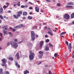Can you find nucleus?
I'll return each mask as SVG.
<instances>
[{
	"mask_svg": "<svg viewBox=\"0 0 74 74\" xmlns=\"http://www.w3.org/2000/svg\"><path fill=\"white\" fill-rule=\"evenodd\" d=\"M29 53L30 54L29 56V59L30 60H33L34 58V56L35 54L33 52H32V51H30Z\"/></svg>",
	"mask_w": 74,
	"mask_h": 74,
	"instance_id": "1",
	"label": "nucleus"
},
{
	"mask_svg": "<svg viewBox=\"0 0 74 74\" xmlns=\"http://www.w3.org/2000/svg\"><path fill=\"white\" fill-rule=\"evenodd\" d=\"M22 12L21 11H19L17 12V14L16 16L14 14L13 15V17L15 19H18L19 17H20L21 16V15H22Z\"/></svg>",
	"mask_w": 74,
	"mask_h": 74,
	"instance_id": "2",
	"label": "nucleus"
},
{
	"mask_svg": "<svg viewBox=\"0 0 74 74\" xmlns=\"http://www.w3.org/2000/svg\"><path fill=\"white\" fill-rule=\"evenodd\" d=\"M31 34L32 40V41H34L35 39V37L34 36H35V35H36V34L34 33V31H31Z\"/></svg>",
	"mask_w": 74,
	"mask_h": 74,
	"instance_id": "3",
	"label": "nucleus"
},
{
	"mask_svg": "<svg viewBox=\"0 0 74 74\" xmlns=\"http://www.w3.org/2000/svg\"><path fill=\"white\" fill-rule=\"evenodd\" d=\"M1 61L3 63L1 64V66L3 67L5 66V67L7 68V65L5 64H6V61L5 60V59L3 58V59L1 60Z\"/></svg>",
	"mask_w": 74,
	"mask_h": 74,
	"instance_id": "4",
	"label": "nucleus"
},
{
	"mask_svg": "<svg viewBox=\"0 0 74 74\" xmlns=\"http://www.w3.org/2000/svg\"><path fill=\"white\" fill-rule=\"evenodd\" d=\"M10 44L12 46V47H14L15 48H16L18 46V45L17 43L15 42H13V43H12V42L11 41L10 42Z\"/></svg>",
	"mask_w": 74,
	"mask_h": 74,
	"instance_id": "5",
	"label": "nucleus"
},
{
	"mask_svg": "<svg viewBox=\"0 0 74 74\" xmlns=\"http://www.w3.org/2000/svg\"><path fill=\"white\" fill-rule=\"evenodd\" d=\"M64 18L66 20L70 19V15L68 14H65L64 16Z\"/></svg>",
	"mask_w": 74,
	"mask_h": 74,
	"instance_id": "6",
	"label": "nucleus"
},
{
	"mask_svg": "<svg viewBox=\"0 0 74 74\" xmlns=\"http://www.w3.org/2000/svg\"><path fill=\"white\" fill-rule=\"evenodd\" d=\"M25 27V26L23 24H21L19 25H17L15 26L14 28L15 29H16V28H21V27Z\"/></svg>",
	"mask_w": 74,
	"mask_h": 74,
	"instance_id": "7",
	"label": "nucleus"
},
{
	"mask_svg": "<svg viewBox=\"0 0 74 74\" xmlns=\"http://www.w3.org/2000/svg\"><path fill=\"white\" fill-rule=\"evenodd\" d=\"M39 54H40V55H39V58H42V56H43V52L41 51H40L39 52Z\"/></svg>",
	"mask_w": 74,
	"mask_h": 74,
	"instance_id": "8",
	"label": "nucleus"
},
{
	"mask_svg": "<svg viewBox=\"0 0 74 74\" xmlns=\"http://www.w3.org/2000/svg\"><path fill=\"white\" fill-rule=\"evenodd\" d=\"M43 44H44V41H41L39 43V45L40 48H41V47H42V46Z\"/></svg>",
	"mask_w": 74,
	"mask_h": 74,
	"instance_id": "9",
	"label": "nucleus"
},
{
	"mask_svg": "<svg viewBox=\"0 0 74 74\" xmlns=\"http://www.w3.org/2000/svg\"><path fill=\"white\" fill-rule=\"evenodd\" d=\"M16 56H17V60H19L20 59V57H19V53H17L16 55Z\"/></svg>",
	"mask_w": 74,
	"mask_h": 74,
	"instance_id": "10",
	"label": "nucleus"
},
{
	"mask_svg": "<svg viewBox=\"0 0 74 74\" xmlns=\"http://www.w3.org/2000/svg\"><path fill=\"white\" fill-rule=\"evenodd\" d=\"M35 11L37 12H39V10H40V8H38V7H35Z\"/></svg>",
	"mask_w": 74,
	"mask_h": 74,
	"instance_id": "11",
	"label": "nucleus"
},
{
	"mask_svg": "<svg viewBox=\"0 0 74 74\" xmlns=\"http://www.w3.org/2000/svg\"><path fill=\"white\" fill-rule=\"evenodd\" d=\"M68 48L69 49H71L72 48V47H71V43H70L69 44Z\"/></svg>",
	"mask_w": 74,
	"mask_h": 74,
	"instance_id": "12",
	"label": "nucleus"
},
{
	"mask_svg": "<svg viewBox=\"0 0 74 74\" xmlns=\"http://www.w3.org/2000/svg\"><path fill=\"white\" fill-rule=\"evenodd\" d=\"M3 9L2 8H0V15L3 14Z\"/></svg>",
	"mask_w": 74,
	"mask_h": 74,
	"instance_id": "13",
	"label": "nucleus"
},
{
	"mask_svg": "<svg viewBox=\"0 0 74 74\" xmlns=\"http://www.w3.org/2000/svg\"><path fill=\"white\" fill-rule=\"evenodd\" d=\"M28 73H29V71H27V70H26L24 72V74H26Z\"/></svg>",
	"mask_w": 74,
	"mask_h": 74,
	"instance_id": "14",
	"label": "nucleus"
},
{
	"mask_svg": "<svg viewBox=\"0 0 74 74\" xmlns=\"http://www.w3.org/2000/svg\"><path fill=\"white\" fill-rule=\"evenodd\" d=\"M67 5H73L74 3L73 2H69L67 3Z\"/></svg>",
	"mask_w": 74,
	"mask_h": 74,
	"instance_id": "15",
	"label": "nucleus"
},
{
	"mask_svg": "<svg viewBox=\"0 0 74 74\" xmlns=\"http://www.w3.org/2000/svg\"><path fill=\"white\" fill-rule=\"evenodd\" d=\"M45 51H49V47L46 46L45 49Z\"/></svg>",
	"mask_w": 74,
	"mask_h": 74,
	"instance_id": "16",
	"label": "nucleus"
},
{
	"mask_svg": "<svg viewBox=\"0 0 74 74\" xmlns=\"http://www.w3.org/2000/svg\"><path fill=\"white\" fill-rule=\"evenodd\" d=\"M8 59L9 60H11L12 61L13 60H14V58L13 57H10L8 58Z\"/></svg>",
	"mask_w": 74,
	"mask_h": 74,
	"instance_id": "17",
	"label": "nucleus"
},
{
	"mask_svg": "<svg viewBox=\"0 0 74 74\" xmlns=\"http://www.w3.org/2000/svg\"><path fill=\"white\" fill-rule=\"evenodd\" d=\"M3 35L5 36V34H7V31L4 30L3 32Z\"/></svg>",
	"mask_w": 74,
	"mask_h": 74,
	"instance_id": "18",
	"label": "nucleus"
},
{
	"mask_svg": "<svg viewBox=\"0 0 74 74\" xmlns=\"http://www.w3.org/2000/svg\"><path fill=\"white\" fill-rule=\"evenodd\" d=\"M27 14V13L26 12H24L23 13V15L24 16H26Z\"/></svg>",
	"mask_w": 74,
	"mask_h": 74,
	"instance_id": "19",
	"label": "nucleus"
},
{
	"mask_svg": "<svg viewBox=\"0 0 74 74\" xmlns=\"http://www.w3.org/2000/svg\"><path fill=\"white\" fill-rule=\"evenodd\" d=\"M74 18V13H73L71 15V18L72 19V18Z\"/></svg>",
	"mask_w": 74,
	"mask_h": 74,
	"instance_id": "20",
	"label": "nucleus"
},
{
	"mask_svg": "<svg viewBox=\"0 0 74 74\" xmlns=\"http://www.w3.org/2000/svg\"><path fill=\"white\" fill-rule=\"evenodd\" d=\"M3 69H0V74H3Z\"/></svg>",
	"mask_w": 74,
	"mask_h": 74,
	"instance_id": "21",
	"label": "nucleus"
},
{
	"mask_svg": "<svg viewBox=\"0 0 74 74\" xmlns=\"http://www.w3.org/2000/svg\"><path fill=\"white\" fill-rule=\"evenodd\" d=\"M66 8H72L73 7V6H69L66 5Z\"/></svg>",
	"mask_w": 74,
	"mask_h": 74,
	"instance_id": "22",
	"label": "nucleus"
},
{
	"mask_svg": "<svg viewBox=\"0 0 74 74\" xmlns=\"http://www.w3.org/2000/svg\"><path fill=\"white\" fill-rule=\"evenodd\" d=\"M33 18V17L30 16H29L28 17V19H32Z\"/></svg>",
	"mask_w": 74,
	"mask_h": 74,
	"instance_id": "23",
	"label": "nucleus"
},
{
	"mask_svg": "<svg viewBox=\"0 0 74 74\" xmlns=\"http://www.w3.org/2000/svg\"><path fill=\"white\" fill-rule=\"evenodd\" d=\"M49 45L50 47H53V45H52V44H51V43H49Z\"/></svg>",
	"mask_w": 74,
	"mask_h": 74,
	"instance_id": "24",
	"label": "nucleus"
},
{
	"mask_svg": "<svg viewBox=\"0 0 74 74\" xmlns=\"http://www.w3.org/2000/svg\"><path fill=\"white\" fill-rule=\"evenodd\" d=\"M28 46H29V47H31V46H32V44L31 43H28L27 44Z\"/></svg>",
	"mask_w": 74,
	"mask_h": 74,
	"instance_id": "25",
	"label": "nucleus"
},
{
	"mask_svg": "<svg viewBox=\"0 0 74 74\" xmlns=\"http://www.w3.org/2000/svg\"><path fill=\"white\" fill-rule=\"evenodd\" d=\"M48 33L50 34L51 36H53V34H52V32L49 31L48 32Z\"/></svg>",
	"mask_w": 74,
	"mask_h": 74,
	"instance_id": "26",
	"label": "nucleus"
},
{
	"mask_svg": "<svg viewBox=\"0 0 74 74\" xmlns=\"http://www.w3.org/2000/svg\"><path fill=\"white\" fill-rule=\"evenodd\" d=\"M58 55V53H56L54 54V56L55 57H57Z\"/></svg>",
	"mask_w": 74,
	"mask_h": 74,
	"instance_id": "27",
	"label": "nucleus"
},
{
	"mask_svg": "<svg viewBox=\"0 0 74 74\" xmlns=\"http://www.w3.org/2000/svg\"><path fill=\"white\" fill-rule=\"evenodd\" d=\"M66 33L65 32H63L62 33H61V35H63V34H65Z\"/></svg>",
	"mask_w": 74,
	"mask_h": 74,
	"instance_id": "28",
	"label": "nucleus"
},
{
	"mask_svg": "<svg viewBox=\"0 0 74 74\" xmlns=\"http://www.w3.org/2000/svg\"><path fill=\"white\" fill-rule=\"evenodd\" d=\"M49 42V40L48 39H47L46 40H45V42Z\"/></svg>",
	"mask_w": 74,
	"mask_h": 74,
	"instance_id": "29",
	"label": "nucleus"
},
{
	"mask_svg": "<svg viewBox=\"0 0 74 74\" xmlns=\"http://www.w3.org/2000/svg\"><path fill=\"white\" fill-rule=\"evenodd\" d=\"M65 43L66 45H67V46H68V45H69V42L67 41H66Z\"/></svg>",
	"mask_w": 74,
	"mask_h": 74,
	"instance_id": "30",
	"label": "nucleus"
},
{
	"mask_svg": "<svg viewBox=\"0 0 74 74\" xmlns=\"http://www.w3.org/2000/svg\"><path fill=\"white\" fill-rule=\"evenodd\" d=\"M0 18L1 19H3L4 18H3V17L2 15H0Z\"/></svg>",
	"mask_w": 74,
	"mask_h": 74,
	"instance_id": "31",
	"label": "nucleus"
},
{
	"mask_svg": "<svg viewBox=\"0 0 74 74\" xmlns=\"http://www.w3.org/2000/svg\"><path fill=\"white\" fill-rule=\"evenodd\" d=\"M57 5L58 7H60V6H61V5H60V4L59 3L57 4Z\"/></svg>",
	"mask_w": 74,
	"mask_h": 74,
	"instance_id": "32",
	"label": "nucleus"
},
{
	"mask_svg": "<svg viewBox=\"0 0 74 74\" xmlns=\"http://www.w3.org/2000/svg\"><path fill=\"white\" fill-rule=\"evenodd\" d=\"M10 45V43L9 42H8V43H7V46H9V45Z\"/></svg>",
	"mask_w": 74,
	"mask_h": 74,
	"instance_id": "33",
	"label": "nucleus"
},
{
	"mask_svg": "<svg viewBox=\"0 0 74 74\" xmlns=\"http://www.w3.org/2000/svg\"><path fill=\"white\" fill-rule=\"evenodd\" d=\"M7 27V25H5L3 27V28L5 29V28H6Z\"/></svg>",
	"mask_w": 74,
	"mask_h": 74,
	"instance_id": "34",
	"label": "nucleus"
},
{
	"mask_svg": "<svg viewBox=\"0 0 74 74\" xmlns=\"http://www.w3.org/2000/svg\"><path fill=\"white\" fill-rule=\"evenodd\" d=\"M5 74H10V73L9 72H8V71H6L5 72Z\"/></svg>",
	"mask_w": 74,
	"mask_h": 74,
	"instance_id": "35",
	"label": "nucleus"
},
{
	"mask_svg": "<svg viewBox=\"0 0 74 74\" xmlns=\"http://www.w3.org/2000/svg\"><path fill=\"white\" fill-rule=\"evenodd\" d=\"M7 7V6L4 5L3 6V8H6Z\"/></svg>",
	"mask_w": 74,
	"mask_h": 74,
	"instance_id": "36",
	"label": "nucleus"
},
{
	"mask_svg": "<svg viewBox=\"0 0 74 74\" xmlns=\"http://www.w3.org/2000/svg\"><path fill=\"white\" fill-rule=\"evenodd\" d=\"M20 2H18V4H17V5L18 6H20Z\"/></svg>",
	"mask_w": 74,
	"mask_h": 74,
	"instance_id": "37",
	"label": "nucleus"
},
{
	"mask_svg": "<svg viewBox=\"0 0 74 74\" xmlns=\"http://www.w3.org/2000/svg\"><path fill=\"white\" fill-rule=\"evenodd\" d=\"M21 7L22 8H25V6L24 5H22L21 6Z\"/></svg>",
	"mask_w": 74,
	"mask_h": 74,
	"instance_id": "38",
	"label": "nucleus"
},
{
	"mask_svg": "<svg viewBox=\"0 0 74 74\" xmlns=\"http://www.w3.org/2000/svg\"><path fill=\"white\" fill-rule=\"evenodd\" d=\"M18 62H15V65L16 66H17L18 65Z\"/></svg>",
	"mask_w": 74,
	"mask_h": 74,
	"instance_id": "39",
	"label": "nucleus"
},
{
	"mask_svg": "<svg viewBox=\"0 0 74 74\" xmlns=\"http://www.w3.org/2000/svg\"><path fill=\"white\" fill-rule=\"evenodd\" d=\"M14 41H15V42H17L18 40L17 39H15L14 40Z\"/></svg>",
	"mask_w": 74,
	"mask_h": 74,
	"instance_id": "40",
	"label": "nucleus"
},
{
	"mask_svg": "<svg viewBox=\"0 0 74 74\" xmlns=\"http://www.w3.org/2000/svg\"><path fill=\"white\" fill-rule=\"evenodd\" d=\"M29 10H32V9H33V7H29Z\"/></svg>",
	"mask_w": 74,
	"mask_h": 74,
	"instance_id": "41",
	"label": "nucleus"
},
{
	"mask_svg": "<svg viewBox=\"0 0 74 74\" xmlns=\"http://www.w3.org/2000/svg\"><path fill=\"white\" fill-rule=\"evenodd\" d=\"M16 31V29H12V31H13V32H15V31Z\"/></svg>",
	"mask_w": 74,
	"mask_h": 74,
	"instance_id": "42",
	"label": "nucleus"
},
{
	"mask_svg": "<svg viewBox=\"0 0 74 74\" xmlns=\"http://www.w3.org/2000/svg\"><path fill=\"white\" fill-rule=\"evenodd\" d=\"M18 68V69H20V65L19 64H18L17 65Z\"/></svg>",
	"mask_w": 74,
	"mask_h": 74,
	"instance_id": "43",
	"label": "nucleus"
},
{
	"mask_svg": "<svg viewBox=\"0 0 74 74\" xmlns=\"http://www.w3.org/2000/svg\"><path fill=\"white\" fill-rule=\"evenodd\" d=\"M49 74H52V73H51V71H49Z\"/></svg>",
	"mask_w": 74,
	"mask_h": 74,
	"instance_id": "44",
	"label": "nucleus"
},
{
	"mask_svg": "<svg viewBox=\"0 0 74 74\" xmlns=\"http://www.w3.org/2000/svg\"><path fill=\"white\" fill-rule=\"evenodd\" d=\"M2 35H3V34L2 33H0V36L1 37H2Z\"/></svg>",
	"mask_w": 74,
	"mask_h": 74,
	"instance_id": "45",
	"label": "nucleus"
},
{
	"mask_svg": "<svg viewBox=\"0 0 74 74\" xmlns=\"http://www.w3.org/2000/svg\"><path fill=\"white\" fill-rule=\"evenodd\" d=\"M46 1L47 2H50V1H51L50 0H46Z\"/></svg>",
	"mask_w": 74,
	"mask_h": 74,
	"instance_id": "46",
	"label": "nucleus"
},
{
	"mask_svg": "<svg viewBox=\"0 0 74 74\" xmlns=\"http://www.w3.org/2000/svg\"><path fill=\"white\" fill-rule=\"evenodd\" d=\"M48 29L49 31H50V32H51V29L49 27Z\"/></svg>",
	"mask_w": 74,
	"mask_h": 74,
	"instance_id": "47",
	"label": "nucleus"
},
{
	"mask_svg": "<svg viewBox=\"0 0 74 74\" xmlns=\"http://www.w3.org/2000/svg\"><path fill=\"white\" fill-rule=\"evenodd\" d=\"M45 38H47V37H48V35H45Z\"/></svg>",
	"mask_w": 74,
	"mask_h": 74,
	"instance_id": "48",
	"label": "nucleus"
},
{
	"mask_svg": "<svg viewBox=\"0 0 74 74\" xmlns=\"http://www.w3.org/2000/svg\"><path fill=\"white\" fill-rule=\"evenodd\" d=\"M8 13H10V12H11V11L9 10L8 11Z\"/></svg>",
	"mask_w": 74,
	"mask_h": 74,
	"instance_id": "49",
	"label": "nucleus"
},
{
	"mask_svg": "<svg viewBox=\"0 0 74 74\" xmlns=\"http://www.w3.org/2000/svg\"><path fill=\"white\" fill-rule=\"evenodd\" d=\"M22 41H21L19 42L18 43V44H21V43H22Z\"/></svg>",
	"mask_w": 74,
	"mask_h": 74,
	"instance_id": "50",
	"label": "nucleus"
},
{
	"mask_svg": "<svg viewBox=\"0 0 74 74\" xmlns=\"http://www.w3.org/2000/svg\"><path fill=\"white\" fill-rule=\"evenodd\" d=\"M37 38L38 37V35H36L35 36Z\"/></svg>",
	"mask_w": 74,
	"mask_h": 74,
	"instance_id": "51",
	"label": "nucleus"
},
{
	"mask_svg": "<svg viewBox=\"0 0 74 74\" xmlns=\"http://www.w3.org/2000/svg\"><path fill=\"white\" fill-rule=\"evenodd\" d=\"M40 64H41V62H40L39 63H38V65Z\"/></svg>",
	"mask_w": 74,
	"mask_h": 74,
	"instance_id": "52",
	"label": "nucleus"
},
{
	"mask_svg": "<svg viewBox=\"0 0 74 74\" xmlns=\"http://www.w3.org/2000/svg\"><path fill=\"white\" fill-rule=\"evenodd\" d=\"M25 8H27V7H28V5H25Z\"/></svg>",
	"mask_w": 74,
	"mask_h": 74,
	"instance_id": "53",
	"label": "nucleus"
},
{
	"mask_svg": "<svg viewBox=\"0 0 74 74\" xmlns=\"http://www.w3.org/2000/svg\"><path fill=\"white\" fill-rule=\"evenodd\" d=\"M23 19H26V17H23Z\"/></svg>",
	"mask_w": 74,
	"mask_h": 74,
	"instance_id": "54",
	"label": "nucleus"
},
{
	"mask_svg": "<svg viewBox=\"0 0 74 74\" xmlns=\"http://www.w3.org/2000/svg\"><path fill=\"white\" fill-rule=\"evenodd\" d=\"M4 30H7V28L6 27L5 28Z\"/></svg>",
	"mask_w": 74,
	"mask_h": 74,
	"instance_id": "55",
	"label": "nucleus"
},
{
	"mask_svg": "<svg viewBox=\"0 0 74 74\" xmlns=\"http://www.w3.org/2000/svg\"><path fill=\"white\" fill-rule=\"evenodd\" d=\"M45 67H48V65H46L45 66Z\"/></svg>",
	"mask_w": 74,
	"mask_h": 74,
	"instance_id": "56",
	"label": "nucleus"
},
{
	"mask_svg": "<svg viewBox=\"0 0 74 74\" xmlns=\"http://www.w3.org/2000/svg\"><path fill=\"white\" fill-rule=\"evenodd\" d=\"M12 34V33L11 32H9V34Z\"/></svg>",
	"mask_w": 74,
	"mask_h": 74,
	"instance_id": "57",
	"label": "nucleus"
},
{
	"mask_svg": "<svg viewBox=\"0 0 74 74\" xmlns=\"http://www.w3.org/2000/svg\"><path fill=\"white\" fill-rule=\"evenodd\" d=\"M35 1H36V2H38V3H39V1H37L36 0H35Z\"/></svg>",
	"mask_w": 74,
	"mask_h": 74,
	"instance_id": "58",
	"label": "nucleus"
},
{
	"mask_svg": "<svg viewBox=\"0 0 74 74\" xmlns=\"http://www.w3.org/2000/svg\"><path fill=\"white\" fill-rule=\"evenodd\" d=\"M45 28L46 29H47V26H45Z\"/></svg>",
	"mask_w": 74,
	"mask_h": 74,
	"instance_id": "59",
	"label": "nucleus"
},
{
	"mask_svg": "<svg viewBox=\"0 0 74 74\" xmlns=\"http://www.w3.org/2000/svg\"><path fill=\"white\" fill-rule=\"evenodd\" d=\"M41 12H43V10H41Z\"/></svg>",
	"mask_w": 74,
	"mask_h": 74,
	"instance_id": "60",
	"label": "nucleus"
},
{
	"mask_svg": "<svg viewBox=\"0 0 74 74\" xmlns=\"http://www.w3.org/2000/svg\"><path fill=\"white\" fill-rule=\"evenodd\" d=\"M72 24H73V25L74 24V21H73V22L72 23Z\"/></svg>",
	"mask_w": 74,
	"mask_h": 74,
	"instance_id": "61",
	"label": "nucleus"
},
{
	"mask_svg": "<svg viewBox=\"0 0 74 74\" xmlns=\"http://www.w3.org/2000/svg\"><path fill=\"white\" fill-rule=\"evenodd\" d=\"M29 14H30V15H32V12H30L29 13Z\"/></svg>",
	"mask_w": 74,
	"mask_h": 74,
	"instance_id": "62",
	"label": "nucleus"
},
{
	"mask_svg": "<svg viewBox=\"0 0 74 74\" xmlns=\"http://www.w3.org/2000/svg\"><path fill=\"white\" fill-rule=\"evenodd\" d=\"M9 29H13L11 27H10L9 28Z\"/></svg>",
	"mask_w": 74,
	"mask_h": 74,
	"instance_id": "63",
	"label": "nucleus"
},
{
	"mask_svg": "<svg viewBox=\"0 0 74 74\" xmlns=\"http://www.w3.org/2000/svg\"><path fill=\"white\" fill-rule=\"evenodd\" d=\"M72 58H74V55H73L72 57Z\"/></svg>",
	"mask_w": 74,
	"mask_h": 74,
	"instance_id": "64",
	"label": "nucleus"
}]
</instances>
